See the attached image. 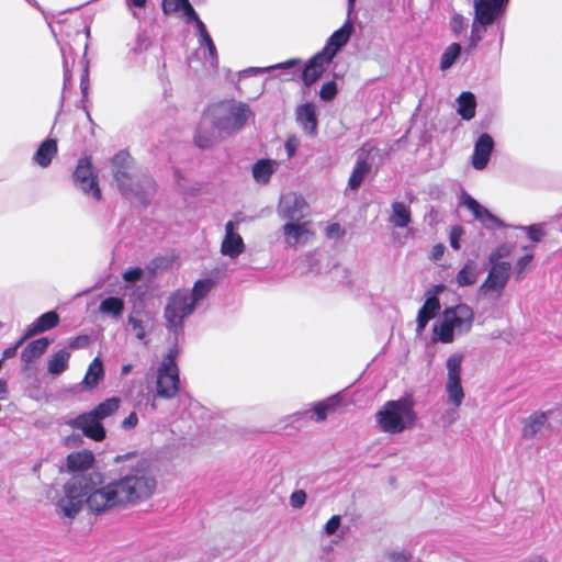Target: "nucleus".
Segmentation results:
<instances>
[{
	"label": "nucleus",
	"mask_w": 562,
	"mask_h": 562,
	"mask_svg": "<svg viewBox=\"0 0 562 562\" xmlns=\"http://www.w3.org/2000/svg\"><path fill=\"white\" fill-rule=\"evenodd\" d=\"M460 203L470 210L475 220L480 221L481 223L484 220L485 214L488 213V210L485 206L481 205L474 198L464 191L460 196Z\"/></svg>",
	"instance_id": "72a5a7b5"
},
{
	"label": "nucleus",
	"mask_w": 562,
	"mask_h": 562,
	"mask_svg": "<svg viewBox=\"0 0 562 562\" xmlns=\"http://www.w3.org/2000/svg\"><path fill=\"white\" fill-rule=\"evenodd\" d=\"M512 271V265L503 261L491 267L485 281L481 284L480 294L497 300L506 288Z\"/></svg>",
	"instance_id": "6e6552de"
},
{
	"label": "nucleus",
	"mask_w": 562,
	"mask_h": 562,
	"mask_svg": "<svg viewBox=\"0 0 562 562\" xmlns=\"http://www.w3.org/2000/svg\"><path fill=\"white\" fill-rule=\"evenodd\" d=\"M113 177L120 191L125 196L137 199L146 204L155 192V184L149 177H139L132 166V158L125 150L119 151L111 161Z\"/></svg>",
	"instance_id": "f03ea898"
},
{
	"label": "nucleus",
	"mask_w": 562,
	"mask_h": 562,
	"mask_svg": "<svg viewBox=\"0 0 562 562\" xmlns=\"http://www.w3.org/2000/svg\"><path fill=\"white\" fill-rule=\"evenodd\" d=\"M464 234V229L460 226V225H454L451 231H450V246L456 249V250H459L460 249V239L462 237V235Z\"/></svg>",
	"instance_id": "3c124183"
},
{
	"label": "nucleus",
	"mask_w": 562,
	"mask_h": 562,
	"mask_svg": "<svg viewBox=\"0 0 562 562\" xmlns=\"http://www.w3.org/2000/svg\"><path fill=\"white\" fill-rule=\"evenodd\" d=\"M199 43L201 46H205L209 52V63L210 67L213 69L217 68L218 66V55L216 50V46L211 37V35L204 36L203 38H199Z\"/></svg>",
	"instance_id": "58836bf2"
},
{
	"label": "nucleus",
	"mask_w": 562,
	"mask_h": 562,
	"mask_svg": "<svg viewBox=\"0 0 562 562\" xmlns=\"http://www.w3.org/2000/svg\"><path fill=\"white\" fill-rule=\"evenodd\" d=\"M414 406L415 403L411 396L387 401L376 412L375 422L385 434H401L406 429H412L415 425L417 414Z\"/></svg>",
	"instance_id": "7ed1b4c3"
},
{
	"label": "nucleus",
	"mask_w": 562,
	"mask_h": 562,
	"mask_svg": "<svg viewBox=\"0 0 562 562\" xmlns=\"http://www.w3.org/2000/svg\"><path fill=\"white\" fill-rule=\"evenodd\" d=\"M207 115L220 133L232 134L246 125L252 111L244 102L228 100L212 105Z\"/></svg>",
	"instance_id": "39448f33"
},
{
	"label": "nucleus",
	"mask_w": 562,
	"mask_h": 562,
	"mask_svg": "<svg viewBox=\"0 0 562 562\" xmlns=\"http://www.w3.org/2000/svg\"><path fill=\"white\" fill-rule=\"evenodd\" d=\"M389 221L395 227H407L412 221L409 207L403 202H393Z\"/></svg>",
	"instance_id": "cd10ccee"
},
{
	"label": "nucleus",
	"mask_w": 562,
	"mask_h": 562,
	"mask_svg": "<svg viewBox=\"0 0 562 562\" xmlns=\"http://www.w3.org/2000/svg\"><path fill=\"white\" fill-rule=\"evenodd\" d=\"M463 359V353L454 352L450 355L446 361V392L448 394L449 401L457 407L461 405L464 398V392L461 385V371Z\"/></svg>",
	"instance_id": "0eeeda50"
},
{
	"label": "nucleus",
	"mask_w": 562,
	"mask_h": 562,
	"mask_svg": "<svg viewBox=\"0 0 562 562\" xmlns=\"http://www.w3.org/2000/svg\"><path fill=\"white\" fill-rule=\"evenodd\" d=\"M70 352L61 349L55 352L48 360L47 370L54 375H59L68 368Z\"/></svg>",
	"instance_id": "7c9ffc66"
},
{
	"label": "nucleus",
	"mask_w": 562,
	"mask_h": 562,
	"mask_svg": "<svg viewBox=\"0 0 562 562\" xmlns=\"http://www.w3.org/2000/svg\"><path fill=\"white\" fill-rule=\"evenodd\" d=\"M439 308L440 302L436 295L426 299L417 314V331L425 329L427 323L435 317Z\"/></svg>",
	"instance_id": "5701e85b"
},
{
	"label": "nucleus",
	"mask_w": 562,
	"mask_h": 562,
	"mask_svg": "<svg viewBox=\"0 0 562 562\" xmlns=\"http://www.w3.org/2000/svg\"><path fill=\"white\" fill-rule=\"evenodd\" d=\"M156 488V480L147 470V462H138L119 480L101 485L97 473H78L63 486V493L47 494L55 505L57 515L69 520L81 512L83 505L93 513L101 514L112 508L134 504L150 497Z\"/></svg>",
	"instance_id": "f257e3e1"
},
{
	"label": "nucleus",
	"mask_w": 562,
	"mask_h": 562,
	"mask_svg": "<svg viewBox=\"0 0 562 562\" xmlns=\"http://www.w3.org/2000/svg\"><path fill=\"white\" fill-rule=\"evenodd\" d=\"M26 339H23V336L18 340V342L14 346H11L3 350L2 352V359H10L14 357L18 352V349L23 345V342Z\"/></svg>",
	"instance_id": "bf43d9fd"
},
{
	"label": "nucleus",
	"mask_w": 562,
	"mask_h": 562,
	"mask_svg": "<svg viewBox=\"0 0 562 562\" xmlns=\"http://www.w3.org/2000/svg\"><path fill=\"white\" fill-rule=\"evenodd\" d=\"M89 344V338L87 336H78L69 340V348L79 349L83 348Z\"/></svg>",
	"instance_id": "e2e57ef3"
},
{
	"label": "nucleus",
	"mask_w": 562,
	"mask_h": 562,
	"mask_svg": "<svg viewBox=\"0 0 562 562\" xmlns=\"http://www.w3.org/2000/svg\"><path fill=\"white\" fill-rule=\"evenodd\" d=\"M458 114L465 121H470L475 116L476 100L472 92H462L458 99Z\"/></svg>",
	"instance_id": "bb28decb"
},
{
	"label": "nucleus",
	"mask_w": 562,
	"mask_h": 562,
	"mask_svg": "<svg viewBox=\"0 0 562 562\" xmlns=\"http://www.w3.org/2000/svg\"><path fill=\"white\" fill-rule=\"evenodd\" d=\"M180 11L183 12V15L188 19V21H190V20L194 21L199 18V15L196 14L195 10L193 9V7L191 5L189 0H188V3L184 4Z\"/></svg>",
	"instance_id": "338daca9"
},
{
	"label": "nucleus",
	"mask_w": 562,
	"mask_h": 562,
	"mask_svg": "<svg viewBox=\"0 0 562 562\" xmlns=\"http://www.w3.org/2000/svg\"><path fill=\"white\" fill-rule=\"evenodd\" d=\"M334 407H335V403H334L333 398H330L328 403H323V402L316 403L313 407V411L316 414V420L317 422L325 420L327 417V412L334 409Z\"/></svg>",
	"instance_id": "37998d69"
},
{
	"label": "nucleus",
	"mask_w": 562,
	"mask_h": 562,
	"mask_svg": "<svg viewBox=\"0 0 562 562\" xmlns=\"http://www.w3.org/2000/svg\"><path fill=\"white\" fill-rule=\"evenodd\" d=\"M60 52L63 55V68H64V90L71 81V69L74 66L75 58L69 59L66 48L64 46L60 47Z\"/></svg>",
	"instance_id": "79ce46f5"
},
{
	"label": "nucleus",
	"mask_w": 562,
	"mask_h": 562,
	"mask_svg": "<svg viewBox=\"0 0 562 562\" xmlns=\"http://www.w3.org/2000/svg\"><path fill=\"white\" fill-rule=\"evenodd\" d=\"M507 255L505 247H498L497 249L493 250L488 256V261L493 265L501 263V258Z\"/></svg>",
	"instance_id": "052dcab7"
},
{
	"label": "nucleus",
	"mask_w": 562,
	"mask_h": 562,
	"mask_svg": "<svg viewBox=\"0 0 562 562\" xmlns=\"http://www.w3.org/2000/svg\"><path fill=\"white\" fill-rule=\"evenodd\" d=\"M75 184L85 194H90L94 200L101 199V191L98 186V176L93 172L89 157L80 158L74 172Z\"/></svg>",
	"instance_id": "1a4fd4ad"
},
{
	"label": "nucleus",
	"mask_w": 562,
	"mask_h": 562,
	"mask_svg": "<svg viewBox=\"0 0 562 562\" xmlns=\"http://www.w3.org/2000/svg\"><path fill=\"white\" fill-rule=\"evenodd\" d=\"M142 274H143L142 269L135 268V269L127 270L124 273V279L127 282H135V281H138L140 279Z\"/></svg>",
	"instance_id": "69168bd1"
},
{
	"label": "nucleus",
	"mask_w": 562,
	"mask_h": 562,
	"mask_svg": "<svg viewBox=\"0 0 562 562\" xmlns=\"http://www.w3.org/2000/svg\"><path fill=\"white\" fill-rule=\"evenodd\" d=\"M179 369L158 368L156 391L157 396L170 400L179 392Z\"/></svg>",
	"instance_id": "ddd939ff"
},
{
	"label": "nucleus",
	"mask_w": 562,
	"mask_h": 562,
	"mask_svg": "<svg viewBox=\"0 0 562 562\" xmlns=\"http://www.w3.org/2000/svg\"><path fill=\"white\" fill-rule=\"evenodd\" d=\"M481 224L487 229L505 227L504 222L502 220H499L497 216H495L494 214H492L490 211H488V213L485 214V217Z\"/></svg>",
	"instance_id": "09e8293b"
},
{
	"label": "nucleus",
	"mask_w": 562,
	"mask_h": 562,
	"mask_svg": "<svg viewBox=\"0 0 562 562\" xmlns=\"http://www.w3.org/2000/svg\"><path fill=\"white\" fill-rule=\"evenodd\" d=\"M477 276L479 272L475 261L468 260L464 267L458 272L456 282L461 288L470 286L476 282Z\"/></svg>",
	"instance_id": "c756f323"
},
{
	"label": "nucleus",
	"mask_w": 562,
	"mask_h": 562,
	"mask_svg": "<svg viewBox=\"0 0 562 562\" xmlns=\"http://www.w3.org/2000/svg\"><path fill=\"white\" fill-rule=\"evenodd\" d=\"M467 27V20L463 15L454 13L450 20V29L454 35H460Z\"/></svg>",
	"instance_id": "c03bdc74"
},
{
	"label": "nucleus",
	"mask_w": 562,
	"mask_h": 562,
	"mask_svg": "<svg viewBox=\"0 0 562 562\" xmlns=\"http://www.w3.org/2000/svg\"><path fill=\"white\" fill-rule=\"evenodd\" d=\"M214 140L211 137H206L202 134V131L200 130L195 135V144L200 148H209L213 145Z\"/></svg>",
	"instance_id": "13d9d810"
},
{
	"label": "nucleus",
	"mask_w": 562,
	"mask_h": 562,
	"mask_svg": "<svg viewBox=\"0 0 562 562\" xmlns=\"http://www.w3.org/2000/svg\"><path fill=\"white\" fill-rule=\"evenodd\" d=\"M128 325L132 327V330L135 333V336L138 340L144 341L146 338V330H145V323L142 318H139L137 315L131 314L128 316Z\"/></svg>",
	"instance_id": "a19ab883"
},
{
	"label": "nucleus",
	"mask_w": 562,
	"mask_h": 562,
	"mask_svg": "<svg viewBox=\"0 0 562 562\" xmlns=\"http://www.w3.org/2000/svg\"><path fill=\"white\" fill-rule=\"evenodd\" d=\"M138 424V416L135 412H132L121 424V427L125 430L133 429Z\"/></svg>",
	"instance_id": "4d7b16f0"
},
{
	"label": "nucleus",
	"mask_w": 562,
	"mask_h": 562,
	"mask_svg": "<svg viewBox=\"0 0 562 562\" xmlns=\"http://www.w3.org/2000/svg\"><path fill=\"white\" fill-rule=\"evenodd\" d=\"M94 461V456L89 450L72 452L67 457V467L70 471L83 472L88 470Z\"/></svg>",
	"instance_id": "a878e982"
},
{
	"label": "nucleus",
	"mask_w": 562,
	"mask_h": 562,
	"mask_svg": "<svg viewBox=\"0 0 562 562\" xmlns=\"http://www.w3.org/2000/svg\"><path fill=\"white\" fill-rule=\"evenodd\" d=\"M306 499L307 494L305 493V491L296 490L290 496V505L295 509H300L305 505Z\"/></svg>",
	"instance_id": "49530a36"
},
{
	"label": "nucleus",
	"mask_w": 562,
	"mask_h": 562,
	"mask_svg": "<svg viewBox=\"0 0 562 562\" xmlns=\"http://www.w3.org/2000/svg\"><path fill=\"white\" fill-rule=\"evenodd\" d=\"M80 89H81L82 97L86 98L87 94H88V89H89V69H88V64L83 68V72H82L81 80H80Z\"/></svg>",
	"instance_id": "680f3d73"
},
{
	"label": "nucleus",
	"mask_w": 562,
	"mask_h": 562,
	"mask_svg": "<svg viewBox=\"0 0 562 562\" xmlns=\"http://www.w3.org/2000/svg\"><path fill=\"white\" fill-rule=\"evenodd\" d=\"M273 171V164L270 160H259L252 167L254 179L261 184L269 182Z\"/></svg>",
	"instance_id": "473e14b6"
},
{
	"label": "nucleus",
	"mask_w": 562,
	"mask_h": 562,
	"mask_svg": "<svg viewBox=\"0 0 562 562\" xmlns=\"http://www.w3.org/2000/svg\"><path fill=\"white\" fill-rule=\"evenodd\" d=\"M336 93H337L336 83L334 81H328L322 86L321 91H319V97L324 101H331L335 98Z\"/></svg>",
	"instance_id": "a18cd8bd"
},
{
	"label": "nucleus",
	"mask_w": 562,
	"mask_h": 562,
	"mask_svg": "<svg viewBox=\"0 0 562 562\" xmlns=\"http://www.w3.org/2000/svg\"><path fill=\"white\" fill-rule=\"evenodd\" d=\"M66 425L80 430L83 436L98 442L104 440L106 436L102 422L91 411L67 420Z\"/></svg>",
	"instance_id": "9d476101"
},
{
	"label": "nucleus",
	"mask_w": 562,
	"mask_h": 562,
	"mask_svg": "<svg viewBox=\"0 0 562 562\" xmlns=\"http://www.w3.org/2000/svg\"><path fill=\"white\" fill-rule=\"evenodd\" d=\"M58 324V314L54 311L46 312L27 326L26 331L23 335V339H29L36 334L49 330L56 327Z\"/></svg>",
	"instance_id": "412c9836"
},
{
	"label": "nucleus",
	"mask_w": 562,
	"mask_h": 562,
	"mask_svg": "<svg viewBox=\"0 0 562 562\" xmlns=\"http://www.w3.org/2000/svg\"><path fill=\"white\" fill-rule=\"evenodd\" d=\"M507 0H474L475 22L483 25H491L503 12Z\"/></svg>",
	"instance_id": "2eb2a0df"
},
{
	"label": "nucleus",
	"mask_w": 562,
	"mask_h": 562,
	"mask_svg": "<svg viewBox=\"0 0 562 562\" xmlns=\"http://www.w3.org/2000/svg\"><path fill=\"white\" fill-rule=\"evenodd\" d=\"M326 235L329 238H338L342 235V231L339 224L335 223L326 228Z\"/></svg>",
	"instance_id": "774afa93"
},
{
	"label": "nucleus",
	"mask_w": 562,
	"mask_h": 562,
	"mask_svg": "<svg viewBox=\"0 0 562 562\" xmlns=\"http://www.w3.org/2000/svg\"><path fill=\"white\" fill-rule=\"evenodd\" d=\"M550 412L536 411L522 420L521 437L526 440L543 438L551 432Z\"/></svg>",
	"instance_id": "9b49d317"
},
{
	"label": "nucleus",
	"mask_w": 562,
	"mask_h": 562,
	"mask_svg": "<svg viewBox=\"0 0 562 562\" xmlns=\"http://www.w3.org/2000/svg\"><path fill=\"white\" fill-rule=\"evenodd\" d=\"M299 144L300 142L296 137L293 136L288 138V140L285 142V150L289 157H293L295 155Z\"/></svg>",
	"instance_id": "0e129e2a"
},
{
	"label": "nucleus",
	"mask_w": 562,
	"mask_h": 562,
	"mask_svg": "<svg viewBox=\"0 0 562 562\" xmlns=\"http://www.w3.org/2000/svg\"><path fill=\"white\" fill-rule=\"evenodd\" d=\"M371 171V164L368 161L364 153H359L355 168L348 181V187L351 190H357L366 176Z\"/></svg>",
	"instance_id": "4be33fe9"
},
{
	"label": "nucleus",
	"mask_w": 562,
	"mask_h": 562,
	"mask_svg": "<svg viewBox=\"0 0 562 562\" xmlns=\"http://www.w3.org/2000/svg\"><path fill=\"white\" fill-rule=\"evenodd\" d=\"M121 400L119 397H110L97 405L91 412L102 422L112 416L120 408Z\"/></svg>",
	"instance_id": "2f4dec72"
},
{
	"label": "nucleus",
	"mask_w": 562,
	"mask_h": 562,
	"mask_svg": "<svg viewBox=\"0 0 562 562\" xmlns=\"http://www.w3.org/2000/svg\"><path fill=\"white\" fill-rule=\"evenodd\" d=\"M49 344V339L45 337L29 342L21 352V360L26 364L34 362L46 351Z\"/></svg>",
	"instance_id": "b1692460"
},
{
	"label": "nucleus",
	"mask_w": 562,
	"mask_h": 562,
	"mask_svg": "<svg viewBox=\"0 0 562 562\" xmlns=\"http://www.w3.org/2000/svg\"><path fill=\"white\" fill-rule=\"evenodd\" d=\"M296 64H299V60L291 59V60H288L285 63L278 64V65L270 66V67H249V68L240 71V76H255V75H258V74H263V72L270 71L272 69L291 68V67L295 66Z\"/></svg>",
	"instance_id": "4c0bfd02"
},
{
	"label": "nucleus",
	"mask_w": 562,
	"mask_h": 562,
	"mask_svg": "<svg viewBox=\"0 0 562 562\" xmlns=\"http://www.w3.org/2000/svg\"><path fill=\"white\" fill-rule=\"evenodd\" d=\"M532 260V255L528 254L520 257L516 263L517 269V278L521 279L525 276L526 268L530 265Z\"/></svg>",
	"instance_id": "864d4df0"
},
{
	"label": "nucleus",
	"mask_w": 562,
	"mask_h": 562,
	"mask_svg": "<svg viewBox=\"0 0 562 562\" xmlns=\"http://www.w3.org/2000/svg\"><path fill=\"white\" fill-rule=\"evenodd\" d=\"M284 241L289 247L296 248L308 243L314 233L307 222L291 221L282 226Z\"/></svg>",
	"instance_id": "4468645a"
},
{
	"label": "nucleus",
	"mask_w": 562,
	"mask_h": 562,
	"mask_svg": "<svg viewBox=\"0 0 562 562\" xmlns=\"http://www.w3.org/2000/svg\"><path fill=\"white\" fill-rule=\"evenodd\" d=\"M104 376L103 364L100 358H94L90 363L82 384L88 389H94Z\"/></svg>",
	"instance_id": "c85d7f7f"
},
{
	"label": "nucleus",
	"mask_w": 562,
	"mask_h": 562,
	"mask_svg": "<svg viewBox=\"0 0 562 562\" xmlns=\"http://www.w3.org/2000/svg\"><path fill=\"white\" fill-rule=\"evenodd\" d=\"M214 286V281L211 279H202L198 280L192 291H190V299L193 301V303L196 305L201 300H203L210 291Z\"/></svg>",
	"instance_id": "f704fd0d"
},
{
	"label": "nucleus",
	"mask_w": 562,
	"mask_h": 562,
	"mask_svg": "<svg viewBox=\"0 0 562 562\" xmlns=\"http://www.w3.org/2000/svg\"><path fill=\"white\" fill-rule=\"evenodd\" d=\"M195 306L190 299L189 290H177L173 292L168 297L164 311L167 328L176 336L182 333L183 321L194 312Z\"/></svg>",
	"instance_id": "423d86ee"
},
{
	"label": "nucleus",
	"mask_w": 562,
	"mask_h": 562,
	"mask_svg": "<svg viewBox=\"0 0 562 562\" xmlns=\"http://www.w3.org/2000/svg\"><path fill=\"white\" fill-rule=\"evenodd\" d=\"M352 33V25L349 21H347L340 29L335 31L329 38L325 47L321 50L327 57V60H333L336 54L344 47Z\"/></svg>",
	"instance_id": "f3484780"
},
{
	"label": "nucleus",
	"mask_w": 562,
	"mask_h": 562,
	"mask_svg": "<svg viewBox=\"0 0 562 562\" xmlns=\"http://www.w3.org/2000/svg\"><path fill=\"white\" fill-rule=\"evenodd\" d=\"M187 3L188 0H162V10L167 14L175 13L180 11Z\"/></svg>",
	"instance_id": "de8ad7c7"
},
{
	"label": "nucleus",
	"mask_w": 562,
	"mask_h": 562,
	"mask_svg": "<svg viewBox=\"0 0 562 562\" xmlns=\"http://www.w3.org/2000/svg\"><path fill=\"white\" fill-rule=\"evenodd\" d=\"M522 228L528 233L529 238L535 243L540 241L544 235L540 225H529Z\"/></svg>",
	"instance_id": "5fc2aeb1"
},
{
	"label": "nucleus",
	"mask_w": 562,
	"mask_h": 562,
	"mask_svg": "<svg viewBox=\"0 0 562 562\" xmlns=\"http://www.w3.org/2000/svg\"><path fill=\"white\" fill-rule=\"evenodd\" d=\"M56 154L57 142L53 138H48L40 145L34 154L33 160L42 168H46L50 165L52 159Z\"/></svg>",
	"instance_id": "393cba45"
},
{
	"label": "nucleus",
	"mask_w": 562,
	"mask_h": 562,
	"mask_svg": "<svg viewBox=\"0 0 562 562\" xmlns=\"http://www.w3.org/2000/svg\"><path fill=\"white\" fill-rule=\"evenodd\" d=\"M307 204L303 196L295 193H286L281 196L278 214L281 218L291 221H300L304 217Z\"/></svg>",
	"instance_id": "f8f14e48"
},
{
	"label": "nucleus",
	"mask_w": 562,
	"mask_h": 562,
	"mask_svg": "<svg viewBox=\"0 0 562 562\" xmlns=\"http://www.w3.org/2000/svg\"><path fill=\"white\" fill-rule=\"evenodd\" d=\"M331 60H327V57L318 52L315 56H313L308 63L305 65L302 79L305 86H312L324 72V66L329 64Z\"/></svg>",
	"instance_id": "aec40b11"
},
{
	"label": "nucleus",
	"mask_w": 562,
	"mask_h": 562,
	"mask_svg": "<svg viewBox=\"0 0 562 562\" xmlns=\"http://www.w3.org/2000/svg\"><path fill=\"white\" fill-rule=\"evenodd\" d=\"M150 45L149 38L145 34H138L136 38V45L133 48L135 54L143 53L148 49Z\"/></svg>",
	"instance_id": "6e6d98bb"
},
{
	"label": "nucleus",
	"mask_w": 562,
	"mask_h": 562,
	"mask_svg": "<svg viewBox=\"0 0 562 562\" xmlns=\"http://www.w3.org/2000/svg\"><path fill=\"white\" fill-rule=\"evenodd\" d=\"M99 310L101 313L119 317L123 313L124 302L120 297L110 296L101 302Z\"/></svg>",
	"instance_id": "c9c22d12"
},
{
	"label": "nucleus",
	"mask_w": 562,
	"mask_h": 562,
	"mask_svg": "<svg viewBox=\"0 0 562 562\" xmlns=\"http://www.w3.org/2000/svg\"><path fill=\"white\" fill-rule=\"evenodd\" d=\"M493 149V137L487 133L481 134L474 144V150L472 155L473 168L476 170H483L488 164Z\"/></svg>",
	"instance_id": "dca6fc26"
},
{
	"label": "nucleus",
	"mask_w": 562,
	"mask_h": 562,
	"mask_svg": "<svg viewBox=\"0 0 562 562\" xmlns=\"http://www.w3.org/2000/svg\"><path fill=\"white\" fill-rule=\"evenodd\" d=\"M295 115L296 122L302 130L306 134L315 136L317 133V115L314 103L307 102L299 105L296 108Z\"/></svg>",
	"instance_id": "6ab92c4d"
},
{
	"label": "nucleus",
	"mask_w": 562,
	"mask_h": 562,
	"mask_svg": "<svg viewBox=\"0 0 562 562\" xmlns=\"http://www.w3.org/2000/svg\"><path fill=\"white\" fill-rule=\"evenodd\" d=\"M341 525V517L339 515L331 516L324 526V532L327 536H333L337 532Z\"/></svg>",
	"instance_id": "8fccbe9b"
},
{
	"label": "nucleus",
	"mask_w": 562,
	"mask_h": 562,
	"mask_svg": "<svg viewBox=\"0 0 562 562\" xmlns=\"http://www.w3.org/2000/svg\"><path fill=\"white\" fill-rule=\"evenodd\" d=\"M179 355V350L177 347L171 348L168 353L165 356L160 367L162 368H169V369H178V366L176 363V358Z\"/></svg>",
	"instance_id": "603ef678"
},
{
	"label": "nucleus",
	"mask_w": 562,
	"mask_h": 562,
	"mask_svg": "<svg viewBox=\"0 0 562 562\" xmlns=\"http://www.w3.org/2000/svg\"><path fill=\"white\" fill-rule=\"evenodd\" d=\"M235 224L228 221L225 225V237L222 241L221 251L231 258L238 257L245 250L241 236L235 233Z\"/></svg>",
	"instance_id": "a211bd4d"
},
{
	"label": "nucleus",
	"mask_w": 562,
	"mask_h": 562,
	"mask_svg": "<svg viewBox=\"0 0 562 562\" xmlns=\"http://www.w3.org/2000/svg\"><path fill=\"white\" fill-rule=\"evenodd\" d=\"M461 45L458 43L450 44L441 55L440 69L447 70L451 68L457 58L460 56Z\"/></svg>",
	"instance_id": "e433bc0d"
},
{
	"label": "nucleus",
	"mask_w": 562,
	"mask_h": 562,
	"mask_svg": "<svg viewBox=\"0 0 562 562\" xmlns=\"http://www.w3.org/2000/svg\"><path fill=\"white\" fill-rule=\"evenodd\" d=\"M474 322V312L465 303H459L443 310L439 319L432 326L435 339L450 344L456 336L471 331Z\"/></svg>",
	"instance_id": "20e7f679"
},
{
	"label": "nucleus",
	"mask_w": 562,
	"mask_h": 562,
	"mask_svg": "<svg viewBox=\"0 0 562 562\" xmlns=\"http://www.w3.org/2000/svg\"><path fill=\"white\" fill-rule=\"evenodd\" d=\"M486 26L487 25L479 24V22H475V20L473 21L471 27L470 44L469 47L467 48L468 52L473 50L481 42L486 32Z\"/></svg>",
	"instance_id": "ea45409f"
}]
</instances>
